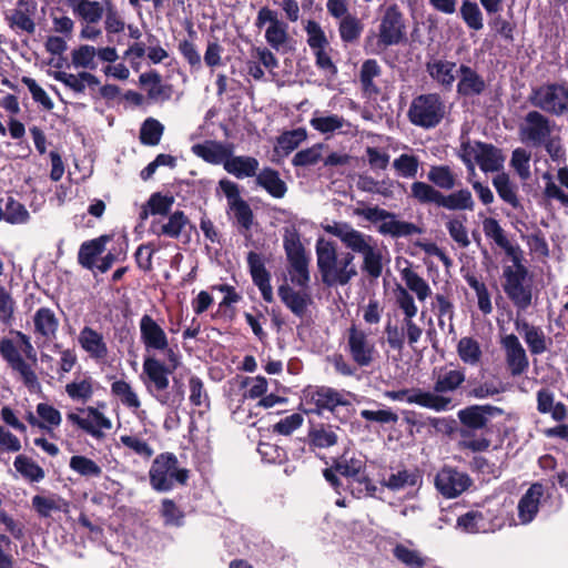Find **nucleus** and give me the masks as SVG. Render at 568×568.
<instances>
[{
    "mask_svg": "<svg viewBox=\"0 0 568 568\" xmlns=\"http://www.w3.org/2000/svg\"><path fill=\"white\" fill-rule=\"evenodd\" d=\"M555 125V121L545 112L530 110L519 125V138L526 145L541 148V144L552 138Z\"/></svg>",
    "mask_w": 568,
    "mask_h": 568,
    "instance_id": "11",
    "label": "nucleus"
},
{
    "mask_svg": "<svg viewBox=\"0 0 568 568\" xmlns=\"http://www.w3.org/2000/svg\"><path fill=\"white\" fill-rule=\"evenodd\" d=\"M464 278L476 293L478 308L485 315L490 314L493 312V305L486 284L474 273H467Z\"/></svg>",
    "mask_w": 568,
    "mask_h": 568,
    "instance_id": "53",
    "label": "nucleus"
},
{
    "mask_svg": "<svg viewBox=\"0 0 568 568\" xmlns=\"http://www.w3.org/2000/svg\"><path fill=\"white\" fill-rule=\"evenodd\" d=\"M69 466L73 471L83 477H100L102 475V468L87 456H72Z\"/></svg>",
    "mask_w": 568,
    "mask_h": 568,
    "instance_id": "64",
    "label": "nucleus"
},
{
    "mask_svg": "<svg viewBox=\"0 0 568 568\" xmlns=\"http://www.w3.org/2000/svg\"><path fill=\"white\" fill-rule=\"evenodd\" d=\"M483 231L487 239L495 242L497 246L503 248L507 256L514 260V256L521 257L523 252L518 245H513L506 236L504 229L494 217H486L483 221Z\"/></svg>",
    "mask_w": 568,
    "mask_h": 568,
    "instance_id": "27",
    "label": "nucleus"
},
{
    "mask_svg": "<svg viewBox=\"0 0 568 568\" xmlns=\"http://www.w3.org/2000/svg\"><path fill=\"white\" fill-rule=\"evenodd\" d=\"M354 215L364 217L366 221L378 225L377 231L383 235L392 237H406L413 234H420L423 230L412 222L395 220L396 214L379 206H367L354 209Z\"/></svg>",
    "mask_w": 568,
    "mask_h": 568,
    "instance_id": "9",
    "label": "nucleus"
},
{
    "mask_svg": "<svg viewBox=\"0 0 568 568\" xmlns=\"http://www.w3.org/2000/svg\"><path fill=\"white\" fill-rule=\"evenodd\" d=\"M34 333L45 339L55 338L59 329V320L49 307H40L34 316Z\"/></svg>",
    "mask_w": 568,
    "mask_h": 568,
    "instance_id": "35",
    "label": "nucleus"
},
{
    "mask_svg": "<svg viewBox=\"0 0 568 568\" xmlns=\"http://www.w3.org/2000/svg\"><path fill=\"white\" fill-rule=\"evenodd\" d=\"M93 384L94 381L91 376H85L80 381L74 379L65 385V393L72 400L84 404L93 396Z\"/></svg>",
    "mask_w": 568,
    "mask_h": 568,
    "instance_id": "47",
    "label": "nucleus"
},
{
    "mask_svg": "<svg viewBox=\"0 0 568 568\" xmlns=\"http://www.w3.org/2000/svg\"><path fill=\"white\" fill-rule=\"evenodd\" d=\"M347 352L355 364L359 367L369 366L377 355L375 343L368 338V335L355 324L347 329Z\"/></svg>",
    "mask_w": 568,
    "mask_h": 568,
    "instance_id": "14",
    "label": "nucleus"
},
{
    "mask_svg": "<svg viewBox=\"0 0 568 568\" xmlns=\"http://www.w3.org/2000/svg\"><path fill=\"white\" fill-rule=\"evenodd\" d=\"M493 185L498 196L513 209L523 207L518 197V186L510 180L509 175L501 172L493 178Z\"/></svg>",
    "mask_w": 568,
    "mask_h": 568,
    "instance_id": "38",
    "label": "nucleus"
},
{
    "mask_svg": "<svg viewBox=\"0 0 568 568\" xmlns=\"http://www.w3.org/2000/svg\"><path fill=\"white\" fill-rule=\"evenodd\" d=\"M466 216L465 215H458L450 217L446 223V230L449 234V236L453 239L455 243L460 248H466L470 245V240L468 237V232L465 226Z\"/></svg>",
    "mask_w": 568,
    "mask_h": 568,
    "instance_id": "58",
    "label": "nucleus"
},
{
    "mask_svg": "<svg viewBox=\"0 0 568 568\" xmlns=\"http://www.w3.org/2000/svg\"><path fill=\"white\" fill-rule=\"evenodd\" d=\"M364 26L361 20L354 14H347L339 21L338 32L341 40L345 43L356 42L362 32Z\"/></svg>",
    "mask_w": 568,
    "mask_h": 568,
    "instance_id": "55",
    "label": "nucleus"
},
{
    "mask_svg": "<svg viewBox=\"0 0 568 568\" xmlns=\"http://www.w3.org/2000/svg\"><path fill=\"white\" fill-rule=\"evenodd\" d=\"M139 327L140 338L146 352H161L166 358V362H162L154 355L144 356L143 383L160 404H168L169 397L162 392L170 385V375L181 365V355L176 346H170L166 332L151 315H142Z\"/></svg>",
    "mask_w": 568,
    "mask_h": 568,
    "instance_id": "2",
    "label": "nucleus"
},
{
    "mask_svg": "<svg viewBox=\"0 0 568 568\" xmlns=\"http://www.w3.org/2000/svg\"><path fill=\"white\" fill-rule=\"evenodd\" d=\"M17 303L11 293L0 285V323L6 327H11L16 322Z\"/></svg>",
    "mask_w": 568,
    "mask_h": 568,
    "instance_id": "62",
    "label": "nucleus"
},
{
    "mask_svg": "<svg viewBox=\"0 0 568 568\" xmlns=\"http://www.w3.org/2000/svg\"><path fill=\"white\" fill-rule=\"evenodd\" d=\"M364 470H366L364 460L355 457L354 454L351 455L348 452H344L341 456L332 458V465L323 469V477L335 493L341 495L345 491V486L338 475L345 477L348 481L351 478L359 476Z\"/></svg>",
    "mask_w": 568,
    "mask_h": 568,
    "instance_id": "12",
    "label": "nucleus"
},
{
    "mask_svg": "<svg viewBox=\"0 0 568 568\" xmlns=\"http://www.w3.org/2000/svg\"><path fill=\"white\" fill-rule=\"evenodd\" d=\"M53 78L79 94L84 93L85 85L94 88L100 84L98 77L87 71L79 72L78 75L63 71H54Z\"/></svg>",
    "mask_w": 568,
    "mask_h": 568,
    "instance_id": "33",
    "label": "nucleus"
},
{
    "mask_svg": "<svg viewBox=\"0 0 568 568\" xmlns=\"http://www.w3.org/2000/svg\"><path fill=\"white\" fill-rule=\"evenodd\" d=\"M104 407L105 403L103 402H98L97 407H78L77 410L79 413H87L90 418H83L78 413L70 412L67 414V420L93 438L102 439L104 437L103 429L109 430L112 428L111 419L100 410V408Z\"/></svg>",
    "mask_w": 568,
    "mask_h": 568,
    "instance_id": "13",
    "label": "nucleus"
},
{
    "mask_svg": "<svg viewBox=\"0 0 568 568\" xmlns=\"http://www.w3.org/2000/svg\"><path fill=\"white\" fill-rule=\"evenodd\" d=\"M345 490H348L354 498L361 499L363 497H374L377 487L364 470L359 476L347 481Z\"/></svg>",
    "mask_w": 568,
    "mask_h": 568,
    "instance_id": "48",
    "label": "nucleus"
},
{
    "mask_svg": "<svg viewBox=\"0 0 568 568\" xmlns=\"http://www.w3.org/2000/svg\"><path fill=\"white\" fill-rule=\"evenodd\" d=\"M13 465L18 473L31 481H40L44 478L42 467L26 455H18Z\"/></svg>",
    "mask_w": 568,
    "mask_h": 568,
    "instance_id": "61",
    "label": "nucleus"
},
{
    "mask_svg": "<svg viewBox=\"0 0 568 568\" xmlns=\"http://www.w3.org/2000/svg\"><path fill=\"white\" fill-rule=\"evenodd\" d=\"M190 471L179 466L178 457L170 452L159 454L149 469V480L153 490L158 493L171 491L175 484H187Z\"/></svg>",
    "mask_w": 568,
    "mask_h": 568,
    "instance_id": "5",
    "label": "nucleus"
},
{
    "mask_svg": "<svg viewBox=\"0 0 568 568\" xmlns=\"http://www.w3.org/2000/svg\"><path fill=\"white\" fill-rule=\"evenodd\" d=\"M112 239V234H103L99 237L84 241L78 252L79 264L87 270H93L97 266V258L105 251L106 244Z\"/></svg>",
    "mask_w": 568,
    "mask_h": 568,
    "instance_id": "26",
    "label": "nucleus"
},
{
    "mask_svg": "<svg viewBox=\"0 0 568 568\" xmlns=\"http://www.w3.org/2000/svg\"><path fill=\"white\" fill-rule=\"evenodd\" d=\"M258 161L254 156L233 155L227 158L224 163V170L237 179L256 176L258 170Z\"/></svg>",
    "mask_w": 568,
    "mask_h": 568,
    "instance_id": "32",
    "label": "nucleus"
},
{
    "mask_svg": "<svg viewBox=\"0 0 568 568\" xmlns=\"http://www.w3.org/2000/svg\"><path fill=\"white\" fill-rule=\"evenodd\" d=\"M164 132V125L154 118L144 120L140 128V142L143 145L155 146L160 143Z\"/></svg>",
    "mask_w": 568,
    "mask_h": 568,
    "instance_id": "54",
    "label": "nucleus"
},
{
    "mask_svg": "<svg viewBox=\"0 0 568 568\" xmlns=\"http://www.w3.org/2000/svg\"><path fill=\"white\" fill-rule=\"evenodd\" d=\"M378 30V44L384 48L397 45L405 40L404 16L397 4L387 7Z\"/></svg>",
    "mask_w": 568,
    "mask_h": 568,
    "instance_id": "15",
    "label": "nucleus"
},
{
    "mask_svg": "<svg viewBox=\"0 0 568 568\" xmlns=\"http://www.w3.org/2000/svg\"><path fill=\"white\" fill-rule=\"evenodd\" d=\"M501 407L491 404L470 405L457 413L458 419L463 426L460 435L463 437L462 446L474 453L486 452L490 447V439L480 436L475 437L476 430L489 432V418L504 415Z\"/></svg>",
    "mask_w": 568,
    "mask_h": 568,
    "instance_id": "3",
    "label": "nucleus"
},
{
    "mask_svg": "<svg viewBox=\"0 0 568 568\" xmlns=\"http://www.w3.org/2000/svg\"><path fill=\"white\" fill-rule=\"evenodd\" d=\"M476 148L478 149V153L475 155V160L481 171H497L501 168L504 158L498 148L481 141H476Z\"/></svg>",
    "mask_w": 568,
    "mask_h": 568,
    "instance_id": "34",
    "label": "nucleus"
},
{
    "mask_svg": "<svg viewBox=\"0 0 568 568\" xmlns=\"http://www.w3.org/2000/svg\"><path fill=\"white\" fill-rule=\"evenodd\" d=\"M337 442L338 436L331 426L318 425L312 427L307 435V444L312 452H315L316 448H329L336 445Z\"/></svg>",
    "mask_w": 568,
    "mask_h": 568,
    "instance_id": "42",
    "label": "nucleus"
},
{
    "mask_svg": "<svg viewBox=\"0 0 568 568\" xmlns=\"http://www.w3.org/2000/svg\"><path fill=\"white\" fill-rule=\"evenodd\" d=\"M160 515L163 518L164 526L181 527L184 524V513L173 499L164 498L161 501Z\"/></svg>",
    "mask_w": 568,
    "mask_h": 568,
    "instance_id": "63",
    "label": "nucleus"
},
{
    "mask_svg": "<svg viewBox=\"0 0 568 568\" xmlns=\"http://www.w3.org/2000/svg\"><path fill=\"white\" fill-rule=\"evenodd\" d=\"M190 224L189 217L183 211H175L171 213L166 222L160 219L152 220L149 233L156 236H166L170 239H179L182 230Z\"/></svg>",
    "mask_w": 568,
    "mask_h": 568,
    "instance_id": "23",
    "label": "nucleus"
},
{
    "mask_svg": "<svg viewBox=\"0 0 568 568\" xmlns=\"http://www.w3.org/2000/svg\"><path fill=\"white\" fill-rule=\"evenodd\" d=\"M402 280L408 290L414 292L419 301H425L430 294L428 283L409 267L402 270Z\"/></svg>",
    "mask_w": 568,
    "mask_h": 568,
    "instance_id": "57",
    "label": "nucleus"
},
{
    "mask_svg": "<svg viewBox=\"0 0 568 568\" xmlns=\"http://www.w3.org/2000/svg\"><path fill=\"white\" fill-rule=\"evenodd\" d=\"M439 206L450 211H473L475 202L468 189H460L449 194L442 193Z\"/></svg>",
    "mask_w": 568,
    "mask_h": 568,
    "instance_id": "43",
    "label": "nucleus"
},
{
    "mask_svg": "<svg viewBox=\"0 0 568 568\" xmlns=\"http://www.w3.org/2000/svg\"><path fill=\"white\" fill-rule=\"evenodd\" d=\"M422 480V475L418 469L408 470L402 469L396 474H390L383 485L393 491H398L407 486L415 487Z\"/></svg>",
    "mask_w": 568,
    "mask_h": 568,
    "instance_id": "45",
    "label": "nucleus"
},
{
    "mask_svg": "<svg viewBox=\"0 0 568 568\" xmlns=\"http://www.w3.org/2000/svg\"><path fill=\"white\" fill-rule=\"evenodd\" d=\"M257 184L275 199H282L287 192L286 183L280 178V173L272 168H264L256 175Z\"/></svg>",
    "mask_w": 568,
    "mask_h": 568,
    "instance_id": "39",
    "label": "nucleus"
},
{
    "mask_svg": "<svg viewBox=\"0 0 568 568\" xmlns=\"http://www.w3.org/2000/svg\"><path fill=\"white\" fill-rule=\"evenodd\" d=\"M283 247L290 265L310 261L306 255L305 247L301 242V234L295 227L285 229L283 235Z\"/></svg>",
    "mask_w": 568,
    "mask_h": 568,
    "instance_id": "37",
    "label": "nucleus"
},
{
    "mask_svg": "<svg viewBox=\"0 0 568 568\" xmlns=\"http://www.w3.org/2000/svg\"><path fill=\"white\" fill-rule=\"evenodd\" d=\"M277 295L281 302L298 318H303L312 304V296L307 290L295 291L287 283H283L277 288Z\"/></svg>",
    "mask_w": 568,
    "mask_h": 568,
    "instance_id": "21",
    "label": "nucleus"
},
{
    "mask_svg": "<svg viewBox=\"0 0 568 568\" xmlns=\"http://www.w3.org/2000/svg\"><path fill=\"white\" fill-rule=\"evenodd\" d=\"M497 519L498 517H495V520ZM493 520L494 518L490 509H486L485 511L470 510L458 517L457 526L466 532L475 534L487 531L489 529L487 523Z\"/></svg>",
    "mask_w": 568,
    "mask_h": 568,
    "instance_id": "36",
    "label": "nucleus"
},
{
    "mask_svg": "<svg viewBox=\"0 0 568 568\" xmlns=\"http://www.w3.org/2000/svg\"><path fill=\"white\" fill-rule=\"evenodd\" d=\"M457 353L463 363L471 366L477 365L483 355L479 343L473 337L460 338Z\"/></svg>",
    "mask_w": 568,
    "mask_h": 568,
    "instance_id": "56",
    "label": "nucleus"
},
{
    "mask_svg": "<svg viewBox=\"0 0 568 568\" xmlns=\"http://www.w3.org/2000/svg\"><path fill=\"white\" fill-rule=\"evenodd\" d=\"M427 180L438 189L453 190L456 185V174L448 165H432Z\"/></svg>",
    "mask_w": 568,
    "mask_h": 568,
    "instance_id": "49",
    "label": "nucleus"
},
{
    "mask_svg": "<svg viewBox=\"0 0 568 568\" xmlns=\"http://www.w3.org/2000/svg\"><path fill=\"white\" fill-rule=\"evenodd\" d=\"M34 8L36 6H32L31 10L29 2L20 0L18 7L12 10L11 16L8 18L10 27L32 34L36 31V23L31 18Z\"/></svg>",
    "mask_w": 568,
    "mask_h": 568,
    "instance_id": "40",
    "label": "nucleus"
},
{
    "mask_svg": "<svg viewBox=\"0 0 568 568\" xmlns=\"http://www.w3.org/2000/svg\"><path fill=\"white\" fill-rule=\"evenodd\" d=\"M32 507L41 518H48L52 511L68 513L70 503L59 496L45 497L41 495H34L32 497Z\"/></svg>",
    "mask_w": 568,
    "mask_h": 568,
    "instance_id": "41",
    "label": "nucleus"
},
{
    "mask_svg": "<svg viewBox=\"0 0 568 568\" xmlns=\"http://www.w3.org/2000/svg\"><path fill=\"white\" fill-rule=\"evenodd\" d=\"M528 102L546 114L562 116L568 114V87L565 83L546 82L531 88Z\"/></svg>",
    "mask_w": 568,
    "mask_h": 568,
    "instance_id": "7",
    "label": "nucleus"
},
{
    "mask_svg": "<svg viewBox=\"0 0 568 568\" xmlns=\"http://www.w3.org/2000/svg\"><path fill=\"white\" fill-rule=\"evenodd\" d=\"M302 405L306 414L334 413L338 406H351L344 392L329 386H307L303 390Z\"/></svg>",
    "mask_w": 568,
    "mask_h": 568,
    "instance_id": "10",
    "label": "nucleus"
},
{
    "mask_svg": "<svg viewBox=\"0 0 568 568\" xmlns=\"http://www.w3.org/2000/svg\"><path fill=\"white\" fill-rule=\"evenodd\" d=\"M192 152L210 164L224 165L227 158L233 153V148L217 141L206 140L203 143L194 144Z\"/></svg>",
    "mask_w": 568,
    "mask_h": 568,
    "instance_id": "25",
    "label": "nucleus"
},
{
    "mask_svg": "<svg viewBox=\"0 0 568 568\" xmlns=\"http://www.w3.org/2000/svg\"><path fill=\"white\" fill-rule=\"evenodd\" d=\"M537 410L540 414H550L551 418L561 423L568 418L567 406L562 402H555V394L547 387H541L536 393Z\"/></svg>",
    "mask_w": 568,
    "mask_h": 568,
    "instance_id": "30",
    "label": "nucleus"
},
{
    "mask_svg": "<svg viewBox=\"0 0 568 568\" xmlns=\"http://www.w3.org/2000/svg\"><path fill=\"white\" fill-rule=\"evenodd\" d=\"M36 410L40 420L44 424L42 430H44L50 438H57L54 429L59 427L62 422L60 410L48 403H39Z\"/></svg>",
    "mask_w": 568,
    "mask_h": 568,
    "instance_id": "46",
    "label": "nucleus"
},
{
    "mask_svg": "<svg viewBox=\"0 0 568 568\" xmlns=\"http://www.w3.org/2000/svg\"><path fill=\"white\" fill-rule=\"evenodd\" d=\"M455 68L456 62L448 60H434L426 63V71L429 77L446 91L452 90L456 80Z\"/></svg>",
    "mask_w": 568,
    "mask_h": 568,
    "instance_id": "31",
    "label": "nucleus"
},
{
    "mask_svg": "<svg viewBox=\"0 0 568 568\" xmlns=\"http://www.w3.org/2000/svg\"><path fill=\"white\" fill-rule=\"evenodd\" d=\"M111 394L129 408H139L141 406L136 393L133 390L130 383L124 379H119L111 384Z\"/></svg>",
    "mask_w": 568,
    "mask_h": 568,
    "instance_id": "60",
    "label": "nucleus"
},
{
    "mask_svg": "<svg viewBox=\"0 0 568 568\" xmlns=\"http://www.w3.org/2000/svg\"><path fill=\"white\" fill-rule=\"evenodd\" d=\"M324 231L339 239L349 250L338 257L336 243L318 239L315 244L316 265L321 281L326 287L347 285L355 276L357 268L354 264L355 253L363 256L361 270L372 278H378L383 273V255L372 235L354 229L349 223L335 222L324 226Z\"/></svg>",
    "mask_w": 568,
    "mask_h": 568,
    "instance_id": "1",
    "label": "nucleus"
},
{
    "mask_svg": "<svg viewBox=\"0 0 568 568\" xmlns=\"http://www.w3.org/2000/svg\"><path fill=\"white\" fill-rule=\"evenodd\" d=\"M409 196L419 204H435L439 206L442 201V192L434 185L422 181L412 183Z\"/></svg>",
    "mask_w": 568,
    "mask_h": 568,
    "instance_id": "44",
    "label": "nucleus"
},
{
    "mask_svg": "<svg viewBox=\"0 0 568 568\" xmlns=\"http://www.w3.org/2000/svg\"><path fill=\"white\" fill-rule=\"evenodd\" d=\"M466 381L464 369H440L435 377L433 392L416 389L407 397V403L422 407L446 412L454 407L453 399L445 394L457 390Z\"/></svg>",
    "mask_w": 568,
    "mask_h": 568,
    "instance_id": "4",
    "label": "nucleus"
},
{
    "mask_svg": "<svg viewBox=\"0 0 568 568\" xmlns=\"http://www.w3.org/2000/svg\"><path fill=\"white\" fill-rule=\"evenodd\" d=\"M79 344L93 359H103L108 356V345L102 333L90 326H84L78 337Z\"/></svg>",
    "mask_w": 568,
    "mask_h": 568,
    "instance_id": "28",
    "label": "nucleus"
},
{
    "mask_svg": "<svg viewBox=\"0 0 568 568\" xmlns=\"http://www.w3.org/2000/svg\"><path fill=\"white\" fill-rule=\"evenodd\" d=\"M500 343L510 376L517 377L526 373L529 368V358L518 337L515 334H508L501 338Z\"/></svg>",
    "mask_w": 568,
    "mask_h": 568,
    "instance_id": "19",
    "label": "nucleus"
},
{
    "mask_svg": "<svg viewBox=\"0 0 568 568\" xmlns=\"http://www.w3.org/2000/svg\"><path fill=\"white\" fill-rule=\"evenodd\" d=\"M246 261L254 285L261 287L271 283V274L266 270L261 254L251 251L247 254Z\"/></svg>",
    "mask_w": 568,
    "mask_h": 568,
    "instance_id": "52",
    "label": "nucleus"
},
{
    "mask_svg": "<svg viewBox=\"0 0 568 568\" xmlns=\"http://www.w3.org/2000/svg\"><path fill=\"white\" fill-rule=\"evenodd\" d=\"M457 73L459 80L456 85V92L460 98L473 99L484 94L487 90L485 79L474 68L460 64Z\"/></svg>",
    "mask_w": 568,
    "mask_h": 568,
    "instance_id": "20",
    "label": "nucleus"
},
{
    "mask_svg": "<svg viewBox=\"0 0 568 568\" xmlns=\"http://www.w3.org/2000/svg\"><path fill=\"white\" fill-rule=\"evenodd\" d=\"M513 266L503 270V288L507 297L520 311H526L531 305L532 291L529 284H525L528 268L523 264V256H514Z\"/></svg>",
    "mask_w": 568,
    "mask_h": 568,
    "instance_id": "8",
    "label": "nucleus"
},
{
    "mask_svg": "<svg viewBox=\"0 0 568 568\" xmlns=\"http://www.w3.org/2000/svg\"><path fill=\"white\" fill-rule=\"evenodd\" d=\"M3 214L2 221L16 225L24 224L29 221L30 214L26 206L16 200L13 196H7L3 201Z\"/></svg>",
    "mask_w": 568,
    "mask_h": 568,
    "instance_id": "50",
    "label": "nucleus"
},
{
    "mask_svg": "<svg viewBox=\"0 0 568 568\" xmlns=\"http://www.w3.org/2000/svg\"><path fill=\"white\" fill-rule=\"evenodd\" d=\"M515 327L523 333L524 341L531 355H541L548 349L547 343H551V339L547 338L539 326H535L526 320H516Z\"/></svg>",
    "mask_w": 568,
    "mask_h": 568,
    "instance_id": "24",
    "label": "nucleus"
},
{
    "mask_svg": "<svg viewBox=\"0 0 568 568\" xmlns=\"http://www.w3.org/2000/svg\"><path fill=\"white\" fill-rule=\"evenodd\" d=\"M459 13L463 21L470 30L479 31L484 28V17L476 2L463 0Z\"/></svg>",
    "mask_w": 568,
    "mask_h": 568,
    "instance_id": "59",
    "label": "nucleus"
},
{
    "mask_svg": "<svg viewBox=\"0 0 568 568\" xmlns=\"http://www.w3.org/2000/svg\"><path fill=\"white\" fill-rule=\"evenodd\" d=\"M447 113V105L443 97L437 92H429L413 98L407 118L413 125L432 130L443 122Z\"/></svg>",
    "mask_w": 568,
    "mask_h": 568,
    "instance_id": "6",
    "label": "nucleus"
},
{
    "mask_svg": "<svg viewBox=\"0 0 568 568\" xmlns=\"http://www.w3.org/2000/svg\"><path fill=\"white\" fill-rule=\"evenodd\" d=\"M382 75V68L375 59H367L359 70V83L364 98L375 99L382 93V89L374 81Z\"/></svg>",
    "mask_w": 568,
    "mask_h": 568,
    "instance_id": "29",
    "label": "nucleus"
},
{
    "mask_svg": "<svg viewBox=\"0 0 568 568\" xmlns=\"http://www.w3.org/2000/svg\"><path fill=\"white\" fill-rule=\"evenodd\" d=\"M473 484L468 474L453 467H443L435 477V486L445 498H455Z\"/></svg>",
    "mask_w": 568,
    "mask_h": 568,
    "instance_id": "18",
    "label": "nucleus"
},
{
    "mask_svg": "<svg viewBox=\"0 0 568 568\" xmlns=\"http://www.w3.org/2000/svg\"><path fill=\"white\" fill-rule=\"evenodd\" d=\"M0 356L12 371L19 373L23 384L29 389L39 386L36 372L32 369L31 365L23 359L12 339L7 337L0 339Z\"/></svg>",
    "mask_w": 568,
    "mask_h": 568,
    "instance_id": "16",
    "label": "nucleus"
},
{
    "mask_svg": "<svg viewBox=\"0 0 568 568\" xmlns=\"http://www.w3.org/2000/svg\"><path fill=\"white\" fill-rule=\"evenodd\" d=\"M266 23H270L265 31L266 41L273 49L280 50L288 39L287 24L277 19L276 11L264 6L258 10L254 24L262 29Z\"/></svg>",
    "mask_w": 568,
    "mask_h": 568,
    "instance_id": "17",
    "label": "nucleus"
},
{
    "mask_svg": "<svg viewBox=\"0 0 568 568\" xmlns=\"http://www.w3.org/2000/svg\"><path fill=\"white\" fill-rule=\"evenodd\" d=\"M544 495L545 487L542 484L534 483L530 485L518 501L517 510L520 524L527 525L536 518Z\"/></svg>",
    "mask_w": 568,
    "mask_h": 568,
    "instance_id": "22",
    "label": "nucleus"
},
{
    "mask_svg": "<svg viewBox=\"0 0 568 568\" xmlns=\"http://www.w3.org/2000/svg\"><path fill=\"white\" fill-rule=\"evenodd\" d=\"M139 82L143 87L151 85L148 90L150 100H158L159 98L168 100L170 98V93L166 92L168 87L162 84V77L156 70L140 74Z\"/></svg>",
    "mask_w": 568,
    "mask_h": 568,
    "instance_id": "51",
    "label": "nucleus"
}]
</instances>
